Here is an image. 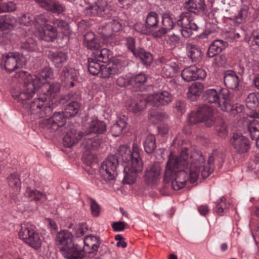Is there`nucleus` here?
Returning a JSON list of instances; mask_svg holds the SVG:
<instances>
[{"label":"nucleus","instance_id":"nucleus-24","mask_svg":"<svg viewBox=\"0 0 259 259\" xmlns=\"http://www.w3.org/2000/svg\"><path fill=\"white\" fill-rule=\"evenodd\" d=\"M107 4L105 2H102L98 1L93 4L89 5L85 8V13L90 16L103 15V12L105 10V7Z\"/></svg>","mask_w":259,"mask_h":259},{"label":"nucleus","instance_id":"nucleus-31","mask_svg":"<svg viewBox=\"0 0 259 259\" xmlns=\"http://www.w3.org/2000/svg\"><path fill=\"white\" fill-rule=\"evenodd\" d=\"M13 97L15 99H18V100L21 102L25 107L29 110L30 112L34 115H35L36 113H38V111H39V108H40L43 105V101H40L39 99H34L33 101H31L30 104L27 103V101L29 100V99L24 100L23 102L22 101H20L18 98ZM32 97H31V98Z\"/></svg>","mask_w":259,"mask_h":259},{"label":"nucleus","instance_id":"nucleus-62","mask_svg":"<svg viewBox=\"0 0 259 259\" xmlns=\"http://www.w3.org/2000/svg\"><path fill=\"white\" fill-rule=\"evenodd\" d=\"M167 31L168 30L163 26L158 30L154 31L152 35L155 38H161L165 35Z\"/></svg>","mask_w":259,"mask_h":259},{"label":"nucleus","instance_id":"nucleus-52","mask_svg":"<svg viewBox=\"0 0 259 259\" xmlns=\"http://www.w3.org/2000/svg\"><path fill=\"white\" fill-rule=\"evenodd\" d=\"M187 27L188 28H186L182 31V36L184 37H189L192 34L193 31H196L198 28L197 25L192 21L190 22Z\"/></svg>","mask_w":259,"mask_h":259},{"label":"nucleus","instance_id":"nucleus-13","mask_svg":"<svg viewBox=\"0 0 259 259\" xmlns=\"http://www.w3.org/2000/svg\"><path fill=\"white\" fill-rule=\"evenodd\" d=\"M68 118L63 111H55L53 115L46 121L48 128L55 132L59 128L62 129L67 125L66 119Z\"/></svg>","mask_w":259,"mask_h":259},{"label":"nucleus","instance_id":"nucleus-44","mask_svg":"<svg viewBox=\"0 0 259 259\" xmlns=\"http://www.w3.org/2000/svg\"><path fill=\"white\" fill-rule=\"evenodd\" d=\"M121 24L119 21L113 19L108 25H107L103 28L102 33L105 37H108L112 34L111 32L108 33L106 32L108 29L111 28L112 31L118 32L121 29Z\"/></svg>","mask_w":259,"mask_h":259},{"label":"nucleus","instance_id":"nucleus-6","mask_svg":"<svg viewBox=\"0 0 259 259\" xmlns=\"http://www.w3.org/2000/svg\"><path fill=\"white\" fill-rule=\"evenodd\" d=\"M119 160L116 155H110L102 163L100 172L106 181H110L117 176Z\"/></svg>","mask_w":259,"mask_h":259},{"label":"nucleus","instance_id":"nucleus-54","mask_svg":"<svg viewBox=\"0 0 259 259\" xmlns=\"http://www.w3.org/2000/svg\"><path fill=\"white\" fill-rule=\"evenodd\" d=\"M146 81L147 77L146 75L143 73H139L135 76L132 80V82L133 84L139 87L144 84Z\"/></svg>","mask_w":259,"mask_h":259},{"label":"nucleus","instance_id":"nucleus-26","mask_svg":"<svg viewBox=\"0 0 259 259\" xmlns=\"http://www.w3.org/2000/svg\"><path fill=\"white\" fill-rule=\"evenodd\" d=\"M58 33L56 29L49 24H46L40 31V38L46 41H53L56 39Z\"/></svg>","mask_w":259,"mask_h":259},{"label":"nucleus","instance_id":"nucleus-35","mask_svg":"<svg viewBox=\"0 0 259 259\" xmlns=\"http://www.w3.org/2000/svg\"><path fill=\"white\" fill-rule=\"evenodd\" d=\"M110 55V51L106 48L99 50L98 48L97 50L93 53L95 60L104 63H106L109 61Z\"/></svg>","mask_w":259,"mask_h":259},{"label":"nucleus","instance_id":"nucleus-28","mask_svg":"<svg viewBox=\"0 0 259 259\" xmlns=\"http://www.w3.org/2000/svg\"><path fill=\"white\" fill-rule=\"evenodd\" d=\"M186 50L187 56L192 62H197L201 59L202 52L199 46L192 44H187Z\"/></svg>","mask_w":259,"mask_h":259},{"label":"nucleus","instance_id":"nucleus-27","mask_svg":"<svg viewBox=\"0 0 259 259\" xmlns=\"http://www.w3.org/2000/svg\"><path fill=\"white\" fill-rule=\"evenodd\" d=\"M219 94V102L218 105L223 111H229L231 110L232 106H231V102L230 101V94L229 91L226 89H222Z\"/></svg>","mask_w":259,"mask_h":259},{"label":"nucleus","instance_id":"nucleus-43","mask_svg":"<svg viewBox=\"0 0 259 259\" xmlns=\"http://www.w3.org/2000/svg\"><path fill=\"white\" fill-rule=\"evenodd\" d=\"M88 70L90 74L96 75L101 72L103 65H101L94 58L88 59Z\"/></svg>","mask_w":259,"mask_h":259},{"label":"nucleus","instance_id":"nucleus-18","mask_svg":"<svg viewBox=\"0 0 259 259\" xmlns=\"http://www.w3.org/2000/svg\"><path fill=\"white\" fill-rule=\"evenodd\" d=\"M41 8L53 13H60L64 11L63 7L55 0H34Z\"/></svg>","mask_w":259,"mask_h":259},{"label":"nucleus","instance_id":"nucleus-57","mask_svg":"<svg viewBox=\"0 0 259 259\" xmlns=\"http://www.w3.org/2000/svg\"><path fill=\"white\" fill-rule=\"evenodd\" d=\"M162 23L163 26L168 31L171 30L174 25L172 18L169 16H165L163 17Z\"/></svg>","mask_w":259,"mask_h":259},{"label":"nucleus","instance_id":"nucleus-59","mask_svg":"<svg viewBox=\"0 0 259 259\" xmlns=\"http://www.w3.org/2000/svg\"><path fill=\"white\" fill-rule=\"evenodd\" d=\"M126 46L132 53L135 54L137 49L135 48V39L133 37H128L126 38Z\"/></svg>","mask_w":259,"mask_h":259},{"label":"nucleus","instance_id":"nucleus-63","mask_svg":"<svg viewBox=\"0 0 259 259\" xmlns=\"http://www.w3.org/2000/svg\"><path fill=\"white\" fill-rule=\"evenodd\" d=\"M85 224H79L78 226L76 228V238L74 240L72 239V241L74 242L76 240H77V239H81L79 238V237L81 236H83L84 234V231L83 230V227H85Z\"/></svg>","mask_w":259,"mask_h":259},{"label":"nucleus","instance_id":"nucleus-45","mask_svg":"<svg viewBox=\"0 0 259 259\" xmlns=\"http://www.w3.org/2000/svg\"><path fill=\"white\" fill-rule=\"evenodd\" d=\"M126 126V123L124 120L120 119L111 127L110 132L112 136L117 137L122 133Z\"/></svg>","mask_w":259,"mask_h":259},{"label":"nucleus","instance_id":"nucleus-12","mask_svg":"<svg viewBox=\"0 0 259 259\" xmlns=\"http://www.w3.org/2000/svg\"><path fill=\"white\" fill-rule=\"evenodd\" d=\"M161 167L159 163H155L146 168L144 176V182L148 186H155L157 184L161 174Z\"/></svg>","mask_w":259,"mask_h":259},{"label":"nucleus","instance_id":"nucleus-64","mask_svg":"<svg viewBox=\"0 0 259 259\" xmlns=\"http://www.w3.org/2000/svg\"><path fill=\"white\" fill-rule=\"evenodd\" d=\"M231 106H232V108H231V110L229 111H225L226 112H230L231 113V114L233 115H235L237 114L238 113L241 112L242 110L243 107L241 105H238L237 104L233 105L231 103Z\"/></svg>","mask_w":259,"mask_h":259},{"label":"nucleus","instance_id":"nucleus-48","mask_svg":"<svg viewBox=\"0 0 259 259\" xmlns=\"http://www.w3.org/2000/svg\"><path fill=\"white\" fill-rule=\"evenodd\" d=\"M82 158L87 165L91 166L96 164V156L90 151H84Z\"/></svg>","mask_w":259,"mask_h":259},{"label":"nucleus","instance_id":"nucleus-32","mask_svg":"<svg viewBox=\"0 0 259 259\" xmlns=\"http://www.w3.org/2000/svg\"><path fill=\"white\" fill-rule=\"evenodd\" d=\"M100 145V140L97 136L94 138L85 137L81 143V147L85 151H90L91 149H96Z\"/></svg>","mask_w":259,"mask_h":259},{"label":"nucleus","instance_id":"nucleus-42","mask_svg":"<svg viewBox=\"0 0 259 259\" xmlns=\"http://www.w3.org/2000/svg\"><path fill=\"white\" fill-rule=\"evenodd\" d=\"M158 15L154 12H151L148 14L146 20V25L149 32L157 28L158 25Z\"/></svg>","mask_w":259,"mask_h":259},{"label":"nucleus","instance_id":"nucleus-50","mask_svg":"<svg viewBox=\"0 0 259 259\" xmlns=\"http://www.w3.org/2000/svg\"><path fill=\"white\" fill-rule=\"evenodd\" d=\"M28 196L29 197L33 198L35 201H45L47 199V196L40 191L37 190H30L28 192Z\"/></svg>","mask_w":259,"mask_h":259},{"label":"nucleus","instance_id":"nucleus-16","mask_svg":"<svg viewBox=\"0 0 259 259\" xmlns=\"http://www.w3.org/2000/svg\"><path fill=\"white\" fill-rule=\"evenodd\" d=\"M183 79L186 81H191L197 79H203L206 73L203 69H198L195 66L185 68L181 73Z\"/></svg>","mask_w":259,"mask_h":259},{"label":"nucleus","instance_id":"nucleus-30","mask_svg":"<svg viewBox=\"0 0 259 259\" xmlns=\"http://www.w3.org/2000/svg\"><path fill=\"white\" fill-rule=\"evenodd\" d=\"M88 130L87 136L91 133L102 134L106 131V125L104 121L95 119L90 123Z\"/></svg>","mask_w":259,"mask_h":259},{"label":"nucleus","instance_id":"nucleus-56","mask_svg":"<svg viewBox=\"0 0 259 259\" xmlns=\"http://www.w3.org/2000/svg\"><path fill=\"white\" fill-rule=\"evenodd\" d=\"M61 85L58 82H55L50 84L49 88L47 90V96L50 95L54 97V95L59 92Z\"/></svg>","mask_w":259,"mask_h":259},{"label":"nucleus","instance_id":"nucleus-21","mask_svg":"<svg viewBox=\"0 0 259 259\" xmlns=\"http://www.w3.org/2000/svg\"><path fill=\"white\" fill-rule=\"evenodd\" d=\"M228 44L226 41L221 39L214 40L209 47L207 50V56L208 57L212 58L217 56Z\"/></svg>","mask_w":259,"mask_h":259},{"label":"nucleus","instance_id":"nucleus-53","mask_svg":"<svg viewBox=\"0 0 259 259\" xmlns=\"http://www.w3.org/2000/svg\"><path fill=\"white\" fill-rule=\"evenodd\" d=\"M248 15V11L247 9H241L239 13L234 16V19L236 22L240 24L245 21L246 18Z\"/></svg>","mask_w":259,"mask_h":259},{"label":"nucleus","instance_id":"nucleus-49","mask_svg":"<svg viewBox=\"0 0 259 259\" xmlns=\"http://www.w3.org/2000/svg\"><path fill=\"white\" fill-rule=\"evenodd\" d=\"M20 48L21 50L29 52L33 51L36 48L35 41L31 38H29L25 41L22 42Z\"/></svg>","mask_w":259,"mask_h":259},{"label":"nucleus","instance_id":"nucleus-14","mask_svg":"<svg viewBox=\"0 0 259 259\" xmlns=\"http://www.w3.org/2000/svg\"><path fill=\"white\" fill-rule=\"evenodd\" d=\"M233 147L239 153L246 152L250 148V142L247 138L238 133L233 134L230 139Z\"/></svg>","mask_w":259,"mask_h":259},{"label":"nucleus","instance_id":"nucleus-39","mask_svg":"<svg viewBox=\"0 0 259 259\" xmlns=\"http://www.w3.org/2000/svg\"><path fill=\"white\" fill-rule=\"evenodd\" d=\"M55 24L61 29L62 33L63 34V38L66 41H68L72 32L68 23L64 20L57 19L55 20Z\"/></svg>","mask_w":259,"mask_h":259},{"label":"nucleus","instance_id":"nucleus-51","mask_svg":"<svg viewBox=\"0 0 259 259\" xmlns=\"http://www.w3.org/2000/svg\"><path fill=\"white\" fill-rule=\"evenodd\" d=\"M163 73L167 77H173L178 71V67L177 65L172 66L166 65L163 68Z\"/></svg>","mask_w":259,"mask_h":259},{"label":"nucleus","instance_id":"nucleus-4","mask_svg":"<svg viewBox=\"0 0 259 259\" xmlns=\"http://www.w3.org/2000/svg\"><path fill=\"white\" fill-rule=\"evenodd\" d=\"M53 76V72L51 68H42L39 73L38 76L33 78L29 76L24 80L22 88L15 89L12 92V96L18 98L20 101L29 99L33 97L35 91L45 83V80L51 79Z\"/></svg>","mask_w":259,"mask_h":259},{"label":"nucleus","instance_id":"nucleus-7","mask_svg":"<svg viewBox=\"0 0 259 259\" xmlns=\"http://www.w3.org/2000/svg\"><path fill=\"white\" fill-rule=\"evenodd\" d=\"M19 236L26 243L35 249L39 248L41 245V239L39 235L26 225L21 226Z\"/></svg>","mask_w":259,"mask_h":259},{"label":"nucleus","instance_id":"nucleus-17","mask_svg":"<svg viewBox=\"0 0 259 259\" xmlns=\"http://www.w3.org/2000/svg\"><path fill=\"white\" fill-rule=\"evenodd\" d=\"M60 77L68 87H73L77 79L76 71L73 68L69 66L64 67L60 73Z\"/></svg>","mask_w":259,"mask_h":259},{"label":"nucleus","instance_id":"nucleus-29","mask_svg":"<svg viewBox=\"0 0 259 259\" xmlns=\"http://www.w3.org/2000/svg\"><path fill=\"white\" fill-rule=\"evenodd\" d=\"M50 59L57 68L61 67L67 59V54L63 52H49Z\"/></svg>","mask_w":259,"mask_h":259},{"label":"nucleus","instance_id":"nucleus-38","mask_svg":"<svg viewBox=\"0 0 259 259\" xmlns=\"http://www.w3.org/2000/svg\"><path fill=\"white\" fill-rule=\"evenodd\" d=\"M80 106V104L78 102L73 101L66 105L63 112L69 118L73 117L78 112Z\"/></svg>","mask_w":259,"mask_h":259},{"label":"nucleus","instance_id":"nucleus-36","mask_svg":"<svg viewBox=\"0 0 259 259\" xmlns=\"http://www.w3.org/2000/svg\"><path fill=\"white\" fill-rule=\"evenodd\" d=\"M203 100L208 103H215L218 105L220 99L218 93L214 89L206 90L202 95Z\"/></svg>","mask_w":259,"mask_h":259},{"label":"nucleus","instance_id":"nucleus-20","mask_svg":"<svg viewBox=\"0 0 259 259\" xmlns=\"http://www.w3.org/2000/svg\"><path fill=\"white\" fill-rule=\"evenodd\" d=\"M185 8L189 12L198 15L204 11L206 5L204 0H188L185 3Z\"/></svg>","mask_w":259,"mask_h":259},{"label":"nucleus","instance_id":"nucleus-34","mask_svg":"<svg viewBox=\"0 0 259 259\" xmlns=\"http://www.w3.org/2000/svg\"><path fill=\"white\" fill-rule=\"evenodd\" d=\"M56 106V105L53 102L51 103L49 102L48 104H46V105H44L43 102V105L39 108L38 113H36L35 115L39 118L50 116Z\"/></svg>","mask_w":259,"mask_h":259},{"label":"nucleus","instance_id":"nucleus-9","mask_svg":"<svg viewBox=\"0 0 259 259\" xmlns=\"http://www.w3.org/2000/svg\"><path fill=\"white\" fill-rule=\"evenodd\" d=\"M191 158L192 161L190 167L189 180L193 183L197 180L201 168H203L205 164V160L202 153L199 151L194 152Z\"/></svg>","mask_w":259,"mask_h":259},{"label":"nucleus","instance_id":"nucleus-3","mask_svg":"<svg viewBox=\"0 0 259 259\" xmlns=\"http://www.w3.org/2000/svg\"><path fill=\"white\" fill-rule=\"evenodd\" d=\"M118 153L123 162L131 161V166L124 168L125 174L123 183L127 184H133L136 182L138 174L141 172L143 168V163L137 145H134L133 152H131L129 148L122 146L120 147Z\"/></svg>","mask_w":259,"mask_h":259},{"label":"nucleus","instance_id":"nucleus-2","mask_svg":"<svg viewBox=\"0 0 259 259\" xmlns=\"http://www.w3.org/2000/svg\"><path fill=\"white\" fill-rule=\"evenodd\" d=\"M187 151V148H183L179 156L170 157L166 163L163 182L165 185L171 182L170 185L175 190L184 187L188 179L184 170L189 166Z\"/></svg>","mask_w":259,"mask_h":259},{"label":"nucleus","instance_id":"nucleus-1","mask_svg":"<svg viewBox=\"0 0 259 259\" xmlns=\"http://www.w3.org/2000/svg\"><path fill=\"white\" fill-rule=\"evenodd\" d=\"M73 236L68 231L63 230L56 236L58 248L67 259H82V251L91 248L89 252L97 251L100 242L99 238L93 235L87 236L84 239L72 241Z\"/></svg>","mask_w":259,"mask_h":259},{"label":"nucleus","instance_id":"nucleus-15","mask_svg":"<svg viewBox=\"0 0 259 259\" xmlns=\"http://www.w3.org/2000/svg\"><path fill=\"white\" fill-rule=\"evenodd\" d=\"M124 62L120 60H115L111 63L103 65L100 74L103 78L113 77V76L117 74L124 65Z\"/></svg>","mask_w":259,"mask_h":259},{"label":"nucleus","instance_id":"nucleus-40","mask_svg":"<svg viewBox=\"0 0 259 259\" xmlns=\"http://www.w3.org/2000/svg\"><path fill=\"white\" fill-rule=\"evenodd\" d=\"M247 127L251 139L256 142L259 139V121L252 120L247 124Z\"/></svg>","mask_w":259,"mask_h":259},{"label":"nucleus","instance_id":"nucleus-19","mask_svg":"<svg viewBox=\"0 0 259 259\" xmlns=\"http://www.w3.org/2000/svg\"><path fill=\"white\" fill-rule=\"evenodd\" d=\"M224 81L227 88L234 90L238 89L240 80L235 72L230 70L226 71L224 76Z\"/></svg>","mask_w":259,"mask_h":259},{"label":"nucleus","instance_id":"nucleus-22","mask_svg":"<svg viewBox=\"0 0 259 259\" xmlns=\"http://www.w3.org/2000/svg\"><path fill=\"white\" fill-rule=\"evenodd\" d=\"M148 104L147 97H140L136 100H131L127 103V109L129 111L136 113L143 110Z\"/></svg>","mask_w":259,"mask_h":259},{"label":"nucleus","instance_id":"nucleus-33","mask_svg":"<svg viewBox=\"0 0 259 259\" xmlns=\"http://www.w3.org/2000/svg\"><path fill=\"white\" fill-rule=\"evenodd\" d=\"M134 55L139 58L143 64L146 66L150 65L153 61L152 55L148 52H146L143 48H138L135 54Z\"/></svg>","mask_w":259,"mask_h":259},{"label":"nucleus","instance_id":"nucleus-23","mask_svg":"<svg viewBox=\"0 0 259 259\" xmlns=\"http://www.w3.org/2000/svg\"><path fill=\"white\" fill-rule=\"evenodd\" d=\"M204 90V85L200 82H193L189 87L187 93L188 98L191 101H195L199 98Z\"/></svg>","mask_w":259,"mask_h":259},{"label":"nucleus","instance_id":"nucleus-25","mask_svg":"<svg viewBox=\"0 0 259 259\" xmlns=\"http://www.w3.org/2000/svg\"><path fill=\"white\" fill-rule=\"evenodd\" d=\"M224 158L225 155L222 151L213 150L208 157L207 165H210V169H214L215 165L220 167L224 161Z\"/></svg>","mask_w":259,"mask_h":259},{"label":"nucleus","instance_id":"nucleus-5","mask_svg":"<svg viewBox=\"0 0 259 259\" xmlns=\"http://www.w3.org/2000/svg\"><path fill=\"white\" fill-rule=\"evenodd\" d=\"M217 118L214 116L213 109L207 105L198 108L196 112H192L188 115V122L190 125L202 123L206 127H211L215 124Z\"/></svg>","mask_w":259,"mask_h":259},{"label":"nucleus","instance_id":"nucleus-55","mask_svg":"<svg viewBox=\"0 0 259 259\" xmlns=\"http://www.w3.org/2000/svg\"><path fill=\"white\" fill-rule=\"evenodd\" d=\"M9 185L13 188H17L20 185L19 178L16 174H11L8 178Z\"/></svg>","mask_w":259,"mask_h":259},{"label":"nucleus","instance_id":"nucleus-61","mask_svg":"<svg viewBox=\"0 0 259 259\" xmlns=\"http://www.w3.org/2000/svg\"><path fill=\"white\" fill-rule=\"evenodd\" d=\"M134 28L136 31L143 34H147L150 32L146 25L144 26L141 23L136 24Z\"/></svg>","mask_w":259,"mask_h":259},{"label":"nucleus","instance_id":"nucleus-10","mask_svg":"<svg viewBox=\"0 0 259 259\" xmlns=\"http://www.w3.org/2000/svg\"><path fill=\"white\" fill-rule=\"evenodd\" d=\"M4 61V69L11 72L18 68L21 67L25 62V59L22 54L17 52L9 53L3 58Z\"/></svg>","mask_w":259,"mask_h":259},{"label":"nucleus","instance_id":"nucleus-46","mask_svg":"<svg viewBox=\"0 0 259 259\" xmlns=\"http://www.w3.org/2000/svg\"><path fill=\"white\" fill-rule=\"evenodd\" d=\"M246 107L251 110H254L259 105V101L255 93H250L246 99Z\"/></svg>","mask_w":259,"mask_h":259},{"label":"nucleus","instance_id":"nucleus-11","mask_svg":"<svg viewBox=\"0 0 259 259\" xmlns=\"http://www.w3.org/2000/svg\"><path fill=\"white\" fill-rule=\"evenodd\" d=\"M173 99L172 95L167 91H162L150 95L147 97L148 104L156 107L166 106L170 103Z\"/></svg>","mask_w":259,"mask_h":259},{"label":"nucleus","instance_id":"nucleus-8","mask_svg":"<svg viewBox=\"0 0 259 259\" xmlns=\"http://www.w3.org/2000/svg\"><path fill=\"white\" fill-rule=\"evenodd\" d=\"M61 131L65 134L63 137L64 145L68 147H71L77 143L83 136L82 132L77 131L76 126L70 123H68Z\"/></svg>","mask_w":259,"mask_h":259},{"label":"nucleus","instance_id":"nucleus-37","mask_svg":"<svg viewBox=\"0 0 259 259\" xmlns=\"http://www.w3.org/2000/svg\"><path fill=\"white\" fill-rule=\"evenodd\" d=\"M145 151L147 154L153 153L156 149V139L153 135H148L145 138L143 143Z\"/></svg>","mask_w":259,"mask_h":259},{"label":"nucleus","instance_id":"nucleus-60","mask_svg":"<svg viewBox=\"0 0 259 259\" xmlns=\"http://www.w3.org/2000/svg\"><path fill=\"white\" fill-rule=\"evenodd\" d=\"M125 224L124 222L121 221L114 222L112 224V227L114 231L120 232L124 230Z\"/></svg>","mask_w":259,"mask_h":259},{"label":"nucleus","instance_id":"nucleus-41","mask_svg":"<svg viewBox=\"0 0 259 259\" xmlns=\"http://www.w3.org/2000/svg\"><path fill=\"white\" fill-rule=\"evenodd\" d=\"M218 135L221 138H225L227 135V126L224 121L221 118H217L215 124L213 125Z\"/></svg>","mask_w":259,"mask_h":259},{"label":"nucleus","instance_id":"nucleus-47","mask_svg":"<svg viewBox=\"0 0 259 259\" xmlns=\"http://www.w3.org/2000/svg\"><path fill=\"white\" fill-rule=\"evenodd\" d=\"M191 21L190 20V14L188 12L183 13L180 16V19L178 20L177 23L183 29L188 28L187 27Z\"/></svg>","mask_w":259,"mask_h":259},{"label":"nucleus","instance_id":"nucleus-58","mask_svg":"<svg viewBox=\"0 0 259 259\" xmlns=\"http://www.w3.org/2000/svg\"><path fill=\"white\" fill-rule=\"evenodd\" d=\"M90 205L92 213L94 217H98L100 211V207L97 202L93 198H90Z\"/></svg>","mask_w":259,"mask_h":259}]
</instances>
